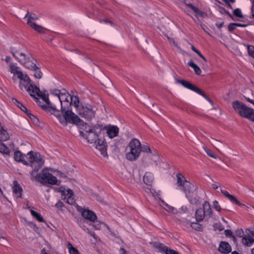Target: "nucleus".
<instances>
[{
  "label": "nucleus",
  "mask_w": 254,
  "mask_h": 254,
  "mask_svg": "<svg viewBox=\"0 0 254 254\" xmlns=\"http://www.w3.org/2000/svg\"><path fill=\"white\" fill-rule=\"evenodd\" d=\"M234 110L241 117L254 122V109L248 107L243 103L235 101L232 103Z\"/></svg>",
  "instance_id": "obj_7"
},
{
  "label": "nucleus",
  "mask_w": 254,
  "mask_h": 254,
  "mask_svg": "<svg viewBox=\"0 0 254 254\" xmlns=\"http://www.w3.org/2000/svg\"><path fill=\"white\" fill-rule=\"evenodd\" d=\"M213 208L218 212H220L221 210V207L219 204V202L217 200H214L212 203Z\"/></svg>",
  "instance_id": "obj_37"
},
{
  "label": "nucleus",
  "mask_w": 254,
  "mask_h": 254,
  "mask_svg": "<svg viewBox=\"0 0 254 254\" xmlns=\"http://www.w3.org/2000/svg\"><path fill=\"white\" fill-rule=\"evenodd\" d=\"M41 254H50L49 253H48L46 250L43 249L42 251H41Z\"/></svg>",
  "instance_id": "obj_57"
},
{
  "label": "nucleus",
  "mask_w": 254,
  "mask_h": 254,
  "mask_svg": "<svg viewBox=\"0 0 254 254\" xmlns=\"http://www.w3.org/2000/svg\"><path fill=\"white\" fill-rule=\"evenodd\" d=\"M246 231H248L249 233L242 239V243L245 247H250L254 244V239L250 235L254 236V227L246 229Z\"/></svg>",
  "instance_id": "obj_15"
},
{
  "label": "nucleus",
  "mask_w": 254,
  "mask_h": 254,
  "mask_svg": "<svg viewBox=\"0 0 254 254\" xmlns=\"http://www.w3.org/2000/svg\"><path fill=\"white\" fill-rule=\"evenodd\" d=\"M212 210L210 204L207 201L203 203L201 207L196 209L194 213L195 218L197 222H202L204 219L208 220L212 216Z\"/></svg>",
  "instance_id": "obj_8"
},
{
  "label": "nucleus",
  "mask_w": 254,
  "mask_h": 254,
  "mask_svg": "<svg viewBox=\"0 0 254 254\" xmlns=\"http://www.w3.org/2000/svg\"><path fill=\"white\" fill-rule=\"evenodd\" d=\"M191 49L193 52H195L196 50V49L193 46H191Z\"/></svg>",
  "instance_id": "obj_59"
},
{
  "label": "nucleus",
  "mask_w": 254,
  "mask_h": 254,
  "mask_svg": "<svg viewBox=\"0 0 254 254\" xmlns=\"http://www.w3.org/2000/svg\"><path fill=\"white\" fill-rule=\"evenodd\" d=\"M8 71L13 74L12 79L16 80V78L20 80L19 86L21 90H26L33 98H35L39 92V88L35 86L26 74L23 73L16 64H11Z\"/></svg>",
  "instance_id": "obj_3"
},
{
  "label": "nucleus",
  "mask_w": 254,
  "mask_h": 254,
  "mask_svg": "<svg viewBox=\"0 0 254 254\" xmlns=\"http://www.w3.org/2000/svg\"><path fill=\"white\" fill-rule=\"evenodd\" d=\"M93 223L91 225L93 227L94 230H100L104 227H107L108 229L109 228L108 226L103 222L100 221H92Z\"/></svg>",
  "instance_id": "obj_28"
},
{
  "label": "nucleus",
  "mask_w": 254,
  "mask_h": 254,
  "mask_svg": "<svg viewBox=\"0 0 254 254\" xmlns=\"http://www.w3.org/2000/svg\"><path fill=\"white\" fill-rule=\"evenodd\" d=\"M93 145L95 147L98 149L101 153V154L104 157L108 156L107 152V143L103 138H98L96 143H93Z\"/></svg>",
  "instance_id": "obj_17"
},
{
  "label": "nucleus",
  "mask_w": 254,
  "mask_h": 254,
  "mask_svg": "<svg viewBox=\"0 0 254 254\" xmlns=\"http://www.w3.org/2000/svg\"><path fill=\"white\" fill-rule=\"evenodd\" d=\"M236 235L237 237L239 238H243L244 236L245 235L244 234V232L242 229H238L236 231Z\"/></svg>",
  "instance_id": "obj_42"
},
{
  "label": "nucleus",
  "mask_w": 254,
  "mask_h": 254,
  "mask_svg": "<svg viewBox=\"0 0 254 254\" xmlns=\"http://www.w3.org/2000/svg\"><path fill=\"white\" fill-rule=\"evenodd\" d=\"M10 51L15 59L21 64L34 71L36 78L40 79L42 73L36 66L34 59L31 54L27 51H22L20 45H15L10 48Z\"/></svg>",
  "instance_id": "obj_2"
},
{
  "label": "nucleus",
  "mask_w": 254,
  "mask_h": 254,
  "mask_svg": "<svg viewBox=\"0 0 254 254\" xmlns=\"http://www.w3.org/2000/svg\"><path fill=\"white\" fill-rule=\"evenodd\" d=\"M248 51L249 54L254 58V47L253 46H248Z\"/></svg>",
  "instance_id": "obj_44"
},
{
  "label": "nucleus",
  "mask_w": 254,
  "mask_h": 254,
  "mask_svg": "<svg viewBox=\"0 0 254 254\" xmlns=\"http://www.w3.org/2000/svg\"><path fill=\"white\" fill-rule=\"evenodd\" d=\"M28 165L34 171H38L44 165L45 160L43 157L39 153L29 151L27 153Z\"/></svg>",
  "instance_id": "obj_11"
},
{
  "label": "nucleus",
  "mask_w": 254,
  "mask_h": 254,
  "mask_svg": "<svg viewBox=\"0 0 254 254\" xmlns=\"http://www.w3.org/2000/svg\"><path fill=\"white\" fill-rule=\"evenodd\" d=\"M168 40H169L171 44H173L174 46H175L180 51L181 53H183L184 51L179 47L177 44L172 39V38H170L169 37H168Z\"/></svg>",
  "instance_id": "obj_43"
},
{
  "label": "nucleus",
  "mask_w": 254,
  "mask_h": 254,
  "mask_svg": "<svg viewBox=\"0 0 254 254\" xmlns=\"http://www.w3.org/2000/svg\"><path fill=\"white\" fill-rule=\"evenodd\" d=\"M212 187L215 189V190H216L218 188V186L217 185V184L216 183H213L212 184Z\"/></svg>",
  "instance_id": "obj_54"
},
{
  "label": "nucleus",
  "mask_w": 254,
  "mask_h": 254,
  "mask_svg": "<svg viewBox=\"0 0 254 254\" xmlns=\"http://www.w3.org/2000/svg\"><path fill=\"white\" fill-rule=\"evenodd\" d=\"M153 247L158 252L163 254H179L178 252L159 242L154 243Z\"/></svg>",
  "instance_id": "obj_16"
},
{
  "label": "nucleus",
  "mask_w": 254,
  "mask_h": 254,
  "mask_svg": "<svg viewBox=\"0 0 254 254\" xmlns=\"http://www.w3.org/2000/svg\"><path fill=\"white\" fill-rule=\"evenodd\" d=\"M186 5L192 10L195 13L196 17H200L203 18L206 16V14L203 11L200 10L198 8L194 6L191 3H187Z\"/></svg>",
  "instance_id": "obj_25"
},
{
  "label": "nucleus",
  "mask_w": 254,
  "mask_h": 254,
  "mask_svg": "<svg viewBox=\"0 0 254 254\" xmlns=\"http://www.w3.org/2000/svg\"><path fill=\"white\" fill-rule=\"evenodd\" d=\"M232 254H239L236 251H234L232 253Z\"/></svg>",
  "instance_id": "obj_60"
},
{
  "label": "nucleus",
  "mask_w": 254,
  "mask_h": 254,
  "mask_svg": "<svg viewBox=\"0 0 254 254\" xmlns=\"http://www.w3.org/2000/svg\"><path fill=\"white\" fill-rule=\"evenodd\" d=\"M104 129L110 138H113L117 136L119 132V128L117 126H107L104 127Z\"/></svg>",
  "instance_id": "obj_21"
},
{
  "label": "nucleus",
  "mask_w": 254,
  "mask_h": 254,
  "mask_svg": "<svg viewBox=\"0 0 254 254\" xmlns=\"http://www.w3.org/2000/svg\"><path fill=\"white\" fill-rule=\"evenodd\" d=\"M246 100L247 101H248L249 102L251 103V104H252L254 106V100H252L251 99H250V98H248V97H246L245 98Z\"/></svg>",
  "instance_id": "obj_51"
},
{
  "label": "nucleus",
  "mask_w": 254,
  "mask_h": 254,
  "mask_svg": "<svg viewBox=\"0 0 254 254\" xmlns=\"http://www.w3.org/2000/svg\"><path fill=\"white\" fill-rule=\"evenodd\" d=\"M77 210L81 212L82 217L91 222L97 219V216L95 213L89 209H83L79 206H77Z\"/></svg>",
  "instance_id": "obj_19"
},
{
  "label": "nucleus",
  "mask_w": 254,
  "mask_h": 254,
  "mask_svg": "<svg viewBox=\"0 0 254 254\" xmlns=\"http://www.w3.org/2000/svg\"><path fill=\"white\" fill-rule=\"evenodd\" d=\"M13 192L18 198L22 197V189L17 181L13 183Z\"/></svg>",
  "instance_id": "obj_26"
},
{
  "label": "nucleus",
  "mask_w": 254,
  "mask_h": 254,
  "mask_svg": "<svg viewBox=\"0 0 254 254\" xmlns=\"http://www.w3.org/2000/svg\"><path fill=\"white\" fill-rule=\"evenodd\" d=\"M218 250L221 254H228L231 252L232 248L228 243L222 241L219 244Z\"/></svg>",
  "instance_id": "obj_22"
},
{
  "label": "nucleus",
  "mask_w": 254,
  "mask_h": 254,
  "mask_svg": "<svg viewBox=\"0 0 254 254\" xmlns=\"http://www.w3.org/2000/svg\"><path fill=\"white\" fill-rule=\"evenodd\" d=\"M197 55L199 57H200L204 61H205V62H207L206 59L201 54V53L200 52L198 53Z\"/></svg>",
  "instance_id": "obj_50"
},
{
  "label": "nucleus",
  "mask_w": 254,
  "mask_h": 254,
  "mask_svg": "<svg viewBox=\"0 0 254 254\" xmlns=\"http://www.w3.org/2000/svg\"><path fill=\"white\" fill-rule=\"evenodd\" d=\"M87 230L88 233L89 234V235L91 237H92L95 240H97L98 237H97V236L95 235V234L94 232L89 230L88 229H87Z\"/></svg>",
  "instance_id": "obj_48"
},
{
  "label": "nucleus",
  "mask_w": 254,
  "mask_h": 254,
  "mask_svg": "<svg viewBox=\"0 0 254 254\" xmlns=\"http://www.w3.org/2000/svg\"><path fill=\"white\" fill-rule=\"evenodd\" d=\"M143 153L141 159V164L144 167H156L160 163L159 156L155 151H152L148 144L143 145Z\"/></svg>",
  "instance_id": "obj_6"
},
{
  "label": "nucleus",
  "mask_w": 254,
  "mask_h": 254,
  "mask_svg": "<svg viewBox=\"0 0 254 254\" xmlns=\"http://www.w3.org/2000/svg\"><path fill=\"white\" fill-rule=\"evenodd\" d=\"M64 206L63 203L60 201H58L55 205V206L59 209H62Z\"/></svg>",
  "instance_id": "obj_47"
},
{
  "label": "nucleus",
  "mask_w": 254,
  "mask_h": 254,
  "mask_svg": "<svg viewBox=\"0 0 254 254\" xmlns=\"http://www.w3.org/2000/svg\"><path fill=\"white\" fill-rule=\"evenodd\" d=\"M12 100L13 103L15 105H16L19 108H20L23 112H25L26 114H28V112H29V111L24 105H23L21 102L18 101L16 99L13 98Z\"/></svg>",
  "instance_id": "obj_31"
},
{
  "label": "nucleus",
  "mask_w": 254,
  "mask_h": 254,
  "mask_svg": "<svg viewBox=\"0 0 254 254\" xmlns=\"http://www.w3.org/2000/svg\"><path fill=\"white\" fill-rule=\"evenodd\" d=\"M9 134L4 128L0 131V140L2 141L7 140L9 138Z\"/></svg>",
  "instance_id": "obj_33"
},
{
  "label": "nucleus",
  "mask_w": 254,
  "mask_h": 254,
  "mask_svg": "<svg viewBox=\"0 0 254 254\" xmlns=\"http://www.w3.org/2000/svg\"><path fill=\"white\" fill-rule=\"evenodd\" d=\"M26 157L25 155L22 154L20 151H17L14 152V160L19 162L22 163L24 165H28V163L26 161L24 158Z\"/></svg>",
  "instance_id": "obj_24"
},
{
  "label": "nucleus",
  "mask_w": 254,
  "mask_h": 254,
  "mask_svg": "<svg viewBox=\"0 0 254 254\" xmlns=\"http://www.w3.org/2000/svg\"><path fill=\"white\" fill-rule=\"evenodd\" d=\"M225 233L226 235H229L231 236L233 235L232 232L230 230H225Z\"/></svg>",
  "instance_id": "obj_53"
},
{
  "label": "nucleus",
  "mask_w": 254,
  "mask_h": 254,
  "mask_svg": "<svg viewBox=\"0 0 254 254\" xmlns=\"http://www.w3.org/2000/svg\"><path fill=\"white\" fill-rule=\"evenodd\" d=\"M77 113L86 120L90 121L94 117L97 108L90 104L80 105V103L74 107Z\"/></svg>",
  "instance_id": "obj_9"
},
{
  "label": "nucleus",
  "mask_w": 254,
  "mask_h": 254,
  "mask_svg": "<svg viewBox=\"0 0 254 254\" xmlns=\"http://www.w3.org/2000/svg\"><path fill=\"white\" fill-rule=\"evenodd\" d=\"M0 152L5 154H9V148L3 143L0 142Z\"/></svg>",
  "instance_id": "obj_36"
},
{
  "label": "nucleus",
  "mask_w": 254,
  "mask_h": 254,
  "mask_svg": "<svg viewBox=\"0 0 254 254\" xmlns=\"http://www.w3.org/2000/svg\"><path fill=\"white\" fill-rule=\"evenodd\" d=\"M177 186L178 189L183 191L190 203L194 205L200 203L198 196V187L196 185L188 181L181 173L176 175Z\"/></svg>",
  "instance_id": "obj_4"
},
{
  "label": "nucleus",
  "mask_w": 254,
  "mask_h": 254,
  "mask_svg": "<svg viewBox=\"0 0 254 254\" xmlns=\"http://www.w3.org/2000/svg\"><path fill=\"white\" fill-rule=\"evenodd\" d=\"M143 180L145 184L148 185H150L153 180V175L152 173L146 172L143 176Z\"/></svg>",
  "instance_id": "obj_30"
},
{
  "label": "nucleus",
  "mask_w": 254,
  "mask_h": 254,
  "mask_svg": "<svg viewBox=\"0 0 254 254\" xmlns=\"http://www.w3.org/2000/svg\"><path fill=\"white\" fill-rule=\"evenodd\" d=\"M66 248L68 250L69 254H79V252H78V250L73 247L70 243H67Z\"/></svg>",
  "instance_id": "obj_32"
},
{
  "label": "nucleus",
  "mask_w": 254,
  "mask_h": 254,
  "mask_svg": "<svg viewBox=\"0 0 254 254\" xmlns=\"http://www.w3.org/2000/svg\"><path fill=\"white\" fill-rule=\"evenodd\" d=\"M53 173L55 174V175L61 178H65L66 176L64 173L61 172L60 171L54 169Z\"/></svg>",
  "instance_id": "obj_39"
},
{
  "label": "nucleus",
  "mask_w": 254,
  "mask_h": 254,
  "mask_svg": "<svg viewBox=\"0 0 254 254\" xmlns=\"http://www.w3.org/2000/svg\"><path fill=\"white\" fill-rule=\"evenodd\" d=\"M38 19V17L35 15L31 14L28 16L27 24L31 26L34 30L40 33L44 32V28L34 22V20Z\"/></svg>",
  "instance_id": "obj_18"
},
{
  "label": "nucleus",
  "mask_w": 254,
  "mask_h": 254,
  "mask_svg": "<svg viewBox=\"0 0 254 254\" xmlns=\"http://www.w3.org/2000/svg\"><path fill=\"white\" fill-rule=\"evenodd\" d=\"M188 65L193 68L195 73L196 75H200L201 73V70L200 67L195 64L191 60H190L188 63Z\"/></svg>",
  "instance_id": "obj_29"
},
{
  "label": "nucleus",
  "mask_w": 254,
  "mask_h": 254,
  "mask_svg": "<svg viewBox=\"0 0 254 254\" xmlns=\"http://www.w3.org/2000/svg\"><path fill=\"white\" fill-rule=\"evenodd\" d=\"M143 145L136 138H132L126 147V158L130 161L136 160L140 155L141 152L143 153Z\"/></svg>",
  "instance_id": "obj_5"
},
{
  "label": "nucleus",
  "mask_w": 254,
  "mask_h": 254,
  "mask_svg": "<svg viewBox=\"0 0 254 254\" xmlns=\"http://www.w3.org/2000/svg\"><path fill=\"white\" fill-rule=\"evenodd\" d=\"M175 83L177 84H180L185 88L192 91L196 93H198L200 90L199 88L187 80H181L176 78L175 79Z\"/></svg>",
  "instance_id": "obj_20"
},
{
  "label": "nucleus",
  "mask_w": 254,
  "mask_h": 254,
  "mask_svg": "<svg viewBox=\"0 0 254 254\" xmlns=\"http://www.w3.org/2000/svg\"><path fill=\"white\" fill-rule=\"evenodd\" d=\"M252 11H253L252 16H253V17H254V10L252 9Z\"/></svg>",
  "instance_id": "obj_64"
},
{
  "label": "nucleus",
  "mask_w": 254,
  "mask_h": 254,
  "mask_svg": "<svg viewBox=\"0 0 254 254\" xmlns=\"http://www.w3.org/2000/svg\"><path fill=\"white\" fill-rule=\"evenodd\" d=\"M103 21H104L106 23H109L110 22L109 21H108L106 19H105L103 20Z\"/></svg>",
  "instance_id": "obj_62"
},
{
  "label": "nucleus",
  "mask_w": 254,
  "mask_h": 254,
  "mask_svg": "<svg viewBox=\"0 0 254 254\" xmlns=\"http://www.w3.org/2000/svg\"><path fill=\"white\" fill-rule=\"evenodd\" d=\"M246 25L241 23H236L237 27H245Z\"/></svg>",
  "instance_id": "obj_56"
},
{
  "label": "nucleus",
  "mask_w": 254,
  "mask_h": 254,
  "mask_svg": "<svg viewBox=\"0 0 254 254\" xmlns=\"http://www.w3.org/2000/svg\"><path fill=\"white\" fill-rule=\"evenodd\" d=\"M54 169L51 168H45L41 172L36 176V179L43 184H48L52 185H56L58 183L57 178L50 173L53 172Z\"/></svg>",
  "instance_id": "obj_10"
},
{
  "label": "nucleus",
  "mask_w": 254,
  "mask_h": 254,
  "mask_svg": "<svg viewBox=\"0 0 254 254\" xmlns=\"http://www.w3.org/2000/svg\"><path fill=\"white\" fill-rule=\"evenodd\" d=\"M199 222H190L191 227L197 231H202L203 230L202 226L199 223Z\"/></svg>",
  "instance_id": "obj_34"
},
{
  "label": "nucleus",
  "mask_w": 254,
  "mask_h": 254,
  "mask_svg": "<svg viewBox=\"0 0 254 254\" xmlns=\"http://www.w3.org/2000/svg\"><path fill=\"white\" fill-rule=\"evenodd\" d=\"M161 201L164 204V205L166 207L164 208L168 211L174 213H177L178 212L177 210L174 207L171 206L166 203L163 200H161Z\"/></svg>",
  "instance_id": "obj_35"
},
{
  "label": "nucleus",
  "mask_w": 254,
  "mask_h": 254,
  "mask_svg": "<svg viewBox=\"0 0 254 254\" xmlns=\"http://www.w3.org/2000/svg\"><path fill=\"white\" fill-rule=\"evenodd\" d=\"M27 208L29 209L31 215L32 217L35 218L37 221L40 222H45L42 216L39 213L36 212L34 210L31 208L30 206H27Z\"/></svg>",
  "instance_id": "obj_27"
},
{
  "label": "nucleus",
  "mask_w": 254,
  "mask_h": 254,
  "mask_svg": "<svg viewBox=\"0 0 254 254\" xmlns=\"http://www.w3.org/2000/svg\"><path fill=\"white\" fill-rule=\"evenodd\" d=\"M58 190L61 193L62 199L65 200L67 203L73 205L75 203L73 192L71 190L61 186Z\"/></svg>",
  "instance_id": "obj_14"
},
{
  "label": "nucleus",
  "mask_w": 254,
  "mask_h": 254,
  "mask_svg": "<svg viewBox=\"0 0 254 254\" xmlns=\"http://www.w3.org/2000/svg\"><path fill=\"white\" fill-rule=\"evenodd\" d=\"M202 148L205 151L208 156L214 159L217 158L216 156L213 154L212 152L210 150L207 149L206 147L204 146H202Z\"/></svg>",
  "instance_id": "obj_38"
},
{
  "label": "nucleus",
  "mask_w": 254,
  "mask_h": 254,
  "mask_svg": "<svg viewBox=\"0 0 254 254\" xmlns=\"http://www.w3.org/2000/svg\"><path fill=\"white\" fill-rule=\"evenodd\" d=\"M101 132V128L98 126H94L89 128L86 132V139L90 143H96L99 138V134Z\"/></svg>",
  "instance_id": "obj_12"
},
{
  "label": "nucleus",
  "mask_w": 254,
  "mask_h": 254,
  "mask_svg": "<svg viewBox=\"0 0 254 254\" xmlns=\"http://www.w3.org/2000/svg\"><path fill=\"white\" fill-rule=\"evenodd\" d=\"M126 251L124 248H121L120 249V254H126Z\"/></svg>",
  "instance_id": "obj_52"
},
{
  "label": "nucleus",
  "mask_w": 254,
  "mask_h": 254,
  "mask_svg": "<svg viewBox=\"0 0 254 254\" xmlns=\"http://www.w3.org/2000/svg\"><path fill=\"white\" fill-rule=\"evenodd\" d=\"M237 27L236 23H232L229 24L228 29L230 31H232Z\"/></svg>",
  "instance_id": "obj_46"
},
{
  "label": "nucleus",
  "mask_w": 254,
  "mask_h": 254,
  "mask_svg": "<svg viewBox=\"0 0 254 254\" xmlns=\"http://www.w3.org/2000/svg\"><path fill=\"white\" fill-rule=\"evenodd\" d=\"M188 208L187 206L183 205L182 206L179 210V212L181 213H184L187 212Z\"/></svg>",
  "instance_id": "obj_45"
},
{
  "label": "nucleus",
  "mask_w": 254,
  "mask_h": 254,
  "mask_svg": "<svg viewBox=\"0 0 254 254\" xmlns=\"http://www.w3.org/2000/svg\"><path fill=\"white\" fill-rule=\"evenodd\" d=\"M27 114H28L29 115V117H30V118L31 119H32V120L37 119L36 117L35 116L32 115L31 114L28 112Z\"/></svg>",
  "instance_id": "obj_55"
},
{
  "label": "nucleus",
  "mask_w": 254,
  "mask_h": 254,
  "mask_svg": "<svg viewBox=\"0 0 254 254\" xmlns=\"http://www.w3.org/2000/svg\"><path fill=\"white\" fill-rule=\"evenodd\" d=\"M58 190L61 193L62 199L65 200L67 203L73 205L75 203L73 192L71 190L61 186Z\"/></svg>",
  "instance_id": "obj_13"
},
{
  "label": "nucleus",
  "mask_w": 254,
  "mask_h": 254,
  "mask_svg": "<svg viewBox=\"0 0 254 254\" xmlns=\"http://www.w3.org/2000/svg\"><path fill=\"white\" fill-rule=\"evenodd\" d=\"M252 254H254V248L252 250Z\"/></svg>",
  "instance_id": "obj_63"
},
{
  "label": "nucleus",
  "mask_w": 254,
  "mask_h": 254,
  "mask_svg": "<svg viewBox=\"0 0 254 254\" xmlns=\"http://www.w3.org/2000/svg\"><path fill=\"white\" fill-rule=\"evenodd\" d=\"M197 55L198 54V53H200V52L198 50H196L194 52Z\"/></svg>",
  "instance_id": "obj_61"
},
{
  "label": "nucleus",
  "mask_w": 254,
  "mask_h": 254,
  "mask_svg": "<svg viewBox=\"0 0 254 254\" xmlns=\"http://www.w3.org/2000/svg\"><path fill=\"white\" fill-rule=\"evenodd\" d=\"M198 94L201 95V96H202L204 99H205L209 103H210L211 104H213V102L211 100H210L205 94L201 90H199V91L198 92V93H197Z\"/></svg>",
  "instance_id": "obj_41"
},
{
  "label": "nucleus",
  "mask_w": 254,
  "mask_h": 254,
  "mask_svg": "<svg viewBox=\"0 0 254 254\" xmlns=\"http://www.w3.org/2000/svg\"><path fill=\"white\" fill-rule=\"evenodd\" d=\"M11 58L9 57H6L5 59V62H6L7 63L9 62Z\"/></svg>",
  "instance_id": "obj_58"
},
{
  "label": "nucleus",
  "mask_w": 254,
  "mask_h": 254,
  "mask_svg": "<svg viewBox=\"0 0 254 254\" xmlns=\"http://www.w3.org/2000/svg\"><path fill=\"white\" fill-rule=\"evenodd\" d=\"M221 192L224 194L226 197H227L231 202L235 203L239 206H244L245 205L242 204L234 196L230 194L228 192L223 190H220Z\"/></svg>",
  "instance_id": "obj_23"
},
{
  "label": "nucleus",
  "mask_w": 254,
  "mask_h": 254,
  "mask_svg": "<svg viewBox=\"0 0 254 254\" xmlns=\"http://www.w3.org/2000/svg\"><path fill=\"white\" fill-rule=\"evenodd\" d=\"M51 93L59 98L62 115L60 114V111L57 109L56 106L49 100V93L47 90L40 91L39 89V92L36 94L35 98H33L42 109L54 115L63 126H66L68 123L79 124L81 120L70 110L71 106L77 107V104L79 103L78 96H71L65 90H60L57 89L51 90Z\"/></svg>",
  "instance_id": "obj_1"
},
{
  "label": "nucleus",
  "mask_w": 254,
  "mask_h": 254,
  "mask_svg": "<svg viewBox=\"0 0 254 254\" xmlns=\"http://www.w3.org/2000/svg\"><path fill=\"white\" fill-rule=\"evenodd\" d=\"M233 14L239 18H243V15L242 13L241 10L240 8H236L233 11Z\"/></svg>",
  "instance_id": "obj_40"
},
{
  "label": "nucleus",
  "mask_w": 254,
  "mask_h": 254,
  "mask_svg": "<svg viewBox=\"0 0 254 254\" xmlns=\"http://www.w3.org/2000/svg\"><path fill=\"white\" fill-rule=\"evenodd\" d=\"M87 230L88 233L89 234V235L91 237H92L95 240H97L98 237H97V236L95 235V234L94 232L89 230L88 229H87Z\"/></svg>",
  "instance_id": "obj_49"
}]
</instances>
